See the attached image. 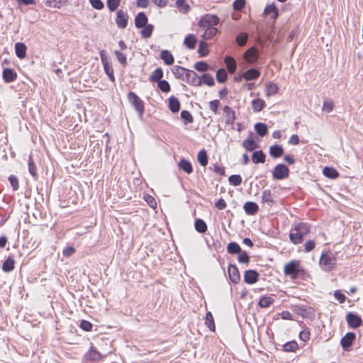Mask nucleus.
Returning a JSON list of instances; mask_svg holds the SVG:
<instances>
[{"label":"nucleus","instance_id":"nucleus-1","mask_svg":"<svg viewBox=\"0 0 363 363\" xmlns=\"http://www.w3.org/2000/svg\"><path fill=\"white\" fill-rule=\"evenodd\" d=\"M311 231L310 225L305 223L296 224L291 229L289 234V239L294 245L300 244L303 242V237L307 235Z\"/></svg>","mask_w":363,"mask_h":363},{"label":"nucleus","instance_id":"nucleus-2","mask_svg":"<svg viewBox=\"0 0 363 363\" xmlns=\"http://www.w3.org/2000/svg\"><path fill=\"white\" fill-rule=\"evenodd\" d=\"M337 259L332 252L323 254L320 259V266L325 271L332 270L336 264Z\"/></svg>","mask_w":363,"mask_h":363},{"label":"nucleus","instance_id":"nucleus-3","mask_svg":"<svg viewBox=\"0 0 363 363\" xmlns=\"http://www.w3.org/2000/svg\"><path fill=\"white\" fill-rule=\"evenodd\" d=\"M128 99L134 106L140 116H142L144 113L143 101L133 92L128 93Z\"/></svg>","mask_w":363,"mask_h":363},{"label":"nucleus","instance_id":"nucleus-4","mask_svg":"<svg viewBox=\"0 0 363 363\" xmlns=\"http://www.w3.org/2000/svg\"><path fill=\"white\" fill-rule=\"evenodd\" d=\"M284 274L291 277L292 279H296L299 273L300 269L297 262L291 261L287 263L284 269Z\"/></svg>","mask_w":363,"mask_h":363},{"label":"nucleus","instance_id":"nucleus-5","mask_svg":"<svg viewBox=\"0 0 363 363\" xmlns=\"http://www.w3.org/2000/svg\"><path fill=\"white\" fill-rule=\"evenodd\" d=\"M289 174V168L283 164H277L272 172L274 179L281 180L287 178Z\"/></svg>","mask_w":363,"mask_h":363},{"label":"nucleus","instance_id":"nucleus-6","mask_svg":"<svg viewBox=\"0 0 363 363\" xmlns=\"http://www.w3.org/2000/svg\"><path fill=\"white\" fill-rule=\"evenodd\" d=\"M219 23V18L216 15L206 14L199 21V26L202 28L214 27Z\"/></svg>","mask_w":363,"mask_h":363},{"label":"nucleus","instance_id":"nucleus-7","mask_svg":"<svg viewBox=\"0 0 363 363\" xmlns=\"http://www.w3.org/2000/svg\"><path fill=\"white\" fill-rule=\"evenodd\" d=\"M348 325L352 328H357L362 324V318L353 313H349L346 315Z\"/></svg>","mask_w":363,"mask_h":363},{"label":"nucleus","instance_id":"nucleus-8","mask_svg":"<svg viewBox=\"0 0 363 363\" xmlns=\"http://www.w3.org/2000/svg\"><path fill=\"white\" fill-rule=\"evenodd\" d=\"M185 81L192 86H200L202 84V80L198 74L194 71L189 69L186 75Z\"/></svg>","mask_w":363,"mask_h":363},{"label":"nucleus","instance_id":"nucleus-9","mask_svg":"<svg viewBox=\"0 0 363 363\" xmlns=\"http://www.w3.org/2000/svg\"><path fill=\"white\" fill-rule=\"evenodd\" d=\"M354 339L355 334L351 332L346 333V335L342 337L340 345L345 351H349V348L352 345Z\"/></svg>","mask_w":363,"mask_h":363},{"label":"nucleus","instance_id":"nucleus-10","mask_svg":"<svg viewBox=\"0 0 363 363\" xmlns=\"http://www.w3.org/2000/svg\"><path fill=\"white\" fill-rule=\"evenodd\" d=\"M128 16L123 10H118L116 13V23L118 28H125L128 24Z\"/></svg>","mask_w":363,"mask_h":363},{"label":"nucleus","instance_id":"nucleus-11","mask_svg":"<svg viewBox=\"0 0 363 363\" xmlns=\"http://www.w3.org/2000/svg\"><path fill=\"white\" fill-rule=\"evenodd\" d=\"M228 272L230 280L235 284L238 283L240 279V276L237 267L233 264H230L228 266Z\"/></svg>","mask_w":363,"mask_h":363},{"label":"nucleus","instance_id":"nucleus-12","mask_svg":"<svg viewBox=\"0 0 363 363\" xmlns=\"http://www.w3.org/2000/svg\"><path fill=\"white\" fill-rule=\"evenodd\" d=\"M258 273L255 270H247L244 275V280L247 284H253L258 279Z\"/></svg>","mask_w":363,"mask_h":363},{"label":"nucleus","instance_id":"nucleus-13","mask_svg":"<svg viewBox=\"0 0 363 363\" xmlns=\"http://www.w3.org/2000/svg\"><path fill=\"white\" fill-rule=\"evenodd\" d=\"M223 111L225 115V123L230 125L233 124L235 120V111L228 106H224Z\"/></svg>","mask_w":363,"mask_h":363},{"label":"nucleus","instance_id":"nucleus-14","mask_svg":"<svg viewBox=\"0 0 363 363\" xmlns=\"http://www.w3.org/2000/svg\"><path fill=\"white\" fill-rule=\"evenodd\" d=\"M147 17L143 12H140L135 16V25L137 28H143L147 25Z\"/></svg>","mask_w":363,"mask_h":363},{"label":"nucleus","instance_id":"nucleus-15","mask_svg":"<svg viewBox=\"0 0 363 363\" xmlns=\"http://www.w3.org/2000/svg\"><path fill=\"white\" fill-rule=\"evenodd\" d=\"M284 153V148L281 145H273L269 147V155L273 158L280 157Z\"/></svg>","mask_w":363,"mask_h":363},{"label":"nucleus","instance_id":"nucleus-16","mask_svg":"<svg viewBox=\"0 0 363 363\" xmlns=\"http://www.w3.org/2000/svg\"><path fill=\"white\" fill-rule=\"evenodd\" d=\"M188 70L189 69L180 66H174L172 69L174 76L177 78L181 79L182 80H185Z\"/></svg>","mask_w":363,"mask_h":363},{"label":"nucleus","instance_id":"nucleus-17","mask_svg":"<svg viewBox=\"0 0 363 363\" xmlns=\"http://www.w3.org/2000/svg\"><path fill=\"white\" fill-rule=\"evenodd\" d=\"M244 210L248 215H255L259 210L258 205L252 201H247L244 205Z\"/></svg>","mask_w":363,"mask_h":363},{"label":"nucleus","instance_id":"nucleus-18","mask_svg":"<svg viewBox=\"0 0 363 363\" xmlns=\"http://www.w3.org/2000/svg\"><path fill=\"white\" fill-rule=\"evenodd\" d=\"M85 357L86 359L96 362L101 360L103 358V356L99 352H98L94 348H91L86 352V354H85Z\"/></svg>","mask_w":363,"mask_h":363},{"label":"nucleus","instance_id":"nucleus-19","mask_svg":"<svg viewBox=\"0 0 363 363\" xmlns=\"http://www.w3.org/2000/svg\"><path fill=\"white\" fill-rule=\"evenodd\" d=\"M260 75V72L256 69H250L242 73V77L247 81L257 79Z\"/></svg>","mask_w":363,"mask_h":363},{"label":"nucleus","instance_id":"nucleus-20","mask_svg":"<svg viewBox=\"0 0 363 363\" xmlns=\"http://www.w3.org/2000/svg\"><path fill=\"white\" fill-rule=\"evenodd\" d=\"M242 147L247 151L252 152L259 148V145L252 138H247L242 142Z\"/></svg>","mask_w":363,"mask_h":363},{"label":"nucleus","instance_id":"nucleus-21","mask_svg":"<svg viewBox=\"0 0 363 363\" xmlns=\"http://www.w3.org/2000/svg\"><path fill=\"white\" fill-rule=\"evenodd\" d=\"M264 13L266 15L272 14V18L275 20L279 16V10L277 8L276 5L273 3V4L267 5L265 7V9L264 10Z\"/></svg>","mask_w":363,"mask_h":363},{"label":"nucleus","instance_id":"nucleus-22","mask_svg":"<svg viewBox=\"0 0 363 363\" xmlns=\"http://www.w3.org/2000/svg\"><path fill=\"white\" fill-rule=\"evenodd\" d=\"M246 60L250 63L255 62L257 60V50L255 48L248 49L245 53Z\"/></svg>","mask_w":363,"mask_h":363},{"label":"nucleus","instance_id":"nucleus-23","mask_svg":"<svg viewBox=\"0 0 363 363\" xmlns=\"http://www.w3.org/2000/svg\"><path fill=\"white\" fill-rule=\"evenodd\" d=\"M169 108L173 113H177L180 109V102L178 99L174 96L169 98Z\"/></svg>","mask_w":363,"mask_h":363},{"label":"nucleus","instance_id":"nucleus-24","mask_svg":"<svg viewBox=\"0 0 363 363\" xmlns=\"http://www.w3.org/2000/svg\"><path fill=\"white\" fill-rule=\"evenodd\" d=\"M16 77V73L11 69H4L3 71V79L6 82H13Z\"/></svg>","mask_w":363,"mask_h":363},{"label":"nucleus","instance_id":"nucleus-25","mask_svg":"<svg viewBox=\"0 0 363 363\" xmlns=\"http://www.w3.org/2000/svg\"><path fill=\"white\" fill-rule=\"evenodd\" d=\"M266 155L262 150L255 151L252 155V160L254 163H264L265 162Z\"/></svg>","mask_w":363,"mask_h":363},{"label":"nucleus","instance_id":"nucleus-26","mask_svg":"<svg viewBox=\"0 0 363 363\" xmlns=\"http://www.w3.org/2000/svg\"><path fill=\"white\" fill-rule=\"evenodd\" d=\"M196 43V39L194 34L187 35L184 40V44L187 48L192 50L195 48Z\"/></svg>","mask_w":363,"mask_h":363},{"label":"nucleus","instance_id":"nucleus-27","mask_svg":"<svg viewBox=\"0 0 363 363\" xmlns=\"http://www.w3.org/2000/svg\"><path fill=\"white\" fill-rule=\"evenodd\" d=\"M160 57L164 62L167 65H172L174 63V57L168 50H162L161 52Z\"/></svg>","mask_w":363,"mask_h":363},{"label":"nucleus","instance_id":"nucleus-28","mask_svg":"<svg viewBox=\"0 0 363 363\" xmlns=\"http://www.w3.org/2000/svg\"><path fill=\"white\" fill-rule=\"evenodd\" d=\"M101 60L104 65V68L106 74L108 76L109 79L112 82H115V77L113 74V69L111 65L104 59L103 55H101Z\"/></svg>","mask_w":363,"mask_h":363},{"label":"nucleus","instance_id":"nucleus-29","mask_svg":"<svg viewBox=\"0 0 363 363\" xmlns=\"http://www.w3.org/2000/svg\"><path fill=\"white\" fill-rule=\"evenodd\" d=\"M278 86L273 82H269L266 85L265 94L267 97L275 95L278 92Z\"/></svg>","mask_w":363,"mask_h":363},{"label":"nucleus","instance_id":"nucleus-30","mask_svg":"<svg viewBox=\"0 0 363 363\" xmlns=\"http://www.w3.org/2000/svg\"><path fill=\"white\" fill-rule=\"evenodd\" d=\"M179 167L187 174H191L193 172L192 165L190 162L185 159H182L179 164Z\"/></svg>","mask_w":363,"mask_h":363},{"label":"nucleus","instance_id":"nucleus-31","mask_svg":"<svg viewBox=\"0 0 363 363\" xmlns=\"http://www.w3.org/2000/svg\"><path fill=\"white\" fill-rule=\"evenodd\" d=\"M251 104L254 112H259L265 106L264 101L261 99H253Z\"/></svg>","mask_w":363,"mask_h":363},{"label":"nucleus","instance_id":"nucleus-32","mask_svg":"<svg viewBox=\"0 0 363 363\" xmlns=\"http://www.w3.org/2000/svg\"><path fill=\"white\" fill-rule=\"evenodd\" d=\"M323 173L325 177L330 179H336L339 176V173L335 169L329 167H324Z\"/></svg>","mask_w":363,"mask_h":363},{"label":"nucleus","instance_id":"nucleus-33","mask_svg":"<svg viewBox=\"0 0 363 363\" xmlns=\"http://www.w3.org/2000/svg\"><path fill=\"white\" fill-rule=\"evenodd\" d=\"M15 51L17 57L23 59L26 57V47L23 43H17L15 45Z\"/></svg>","mask_w":363,"mask_h":363},{"label":"nucleus","instance_id":"nucleus-34","mask_svg":"<svg viewBox=\"0 0 363 363\" xmlns=\"http://www.w3.org/2000/svg\"><path fill=\"white\" fill-rule=\"evenodd\" d=\"M205 31L202 35V38L204 40H209L211 39L213 37H214L218 32V30L216 28L210 26V28H204Z\"/></svg>","mask_w":363,"mask_h":363},{"label":"nucleus","instance_id":"nucleus-35","mask_svg":"<svg viewBox=\"0 0 363 363\" xmlns=\"http://www.w3.org/2000/svg\"><path fill=\"white\" fill-rule=\"evenodd\" d=\"M225 63L226 64L227 69L230 74H233L236 70V62L231 57H226L225 58Z\"/></svg>","mask_w":363,"mask_h":363},{"label":"nucleus","instance_id":"nucleus-36","mask_svg":"<svg viewBox=\"0 0 363 363\" xmlns=\"http://www.w3.org/2000/svg\"><path fill=\"white\" fill-rule=\"evenodd\" d=\"M205 324L211 331H215V323L212 313L208 311L206 314Z\"/></svg>","mask_w":363,"mask_h":363},{"label":"nucleus","instance_id":"nucleus-37","mask_svg":"<svg viewBox=\"0 0 363 363\" xmlns=\"http://www.w3.org/2000/svg\"><path fill=\"white\" fill-rule=\"evenodd\" d=\"M262 201L267 203L268 205L272 206L274 203L272 192L269 189H265L262 194Z\"/></svg>","mask_w":363,"mask_h":363},{"label":"nucleus","instance_id":"nucleus-38","mask_svg":"<svg viewBox=\"0 0 363 363\" xmlns=\"http://www.w3.org/2000/svg\"><path fill=\"white\" fill-rule=\"evenodd\" d=\"M14 259L11 257H9L2 264V269L6 272H11L14 268Z\"/></svg>","mask_w":363,"mask_h":363},{"label":"nucleus","instance_id":"nucleus-39","mask_svg":"<svg viewBox=\"0 0 363 363\" xmlns=\"http://www.w3.org/2000/svg\"><path fill=\"white\" fill-rule=\"evenodd\" d=\"M255 130L257 133L262 137L264 136L268 131L267 125L262 123H256L255 125Z\"/></svg>","mask_w":363,"mask_h":363},{"label":"nucleus","instance_id":"nucleus-40","mask_svg":"<svg viewBox=\"0 0 363 363\" xmlns=\"http://www.w3.org/2000/svg\"><path fill=\"white\" fill-rule=\"evenodd\" d=\"M274 301L272 296H263L259 301V306L261 308H267L270 306Z\"/></svg>","mask_w":363,"mask_h":363},{"label":"nucleus","instance_id":"nucleus-41","mask_svg":"<svg viewBox=\"0 0 363 363\" xmlns=\"http://www.w3.org/2000/svg\"><path fill=\"white\" fill-rule=\"evenodd\" d=\"M194 225L196 231L200 233H203L207 230V225L202 219H196Z\"/></svg>","mask_w":363,"mask_h":363},{"label":"nucleus","instance_id":"nucleus-42","mask_svg":"<svg viewBox=\"0 0 363 363\" xmlns=\"http://www.w3.org/2000/svg\"><path fill=\"white\" fill-rule=\"evenodd\" d=\"M197 159H198V162H199V164L201 166L205 167L207 165L208 156H207L206 152L204 150H201L198 153Z\"/></svg>","mask_w":363,"mask_h":363},{"label":"nucleus","instance_id":"nucleus-43","mask_svg":"<svg viewBox=\"0 0 363 363\" xmlns=\"http://www.w3.org/2000/svg\"><path fill=\"white\" fill-rule=\"evenodd\" d=\"M163 77V71L161 68H157L153 72L152 74H151L150 76V81L153 82H157L160 80H161V79Z\"/></svg>","mask_w":363,"mask_h":363},{"label":"nucleus","instance_id":"nucleus-44","mask_svg":"<svg viewBox=\"0 0 363 363\" xmlns=\"http://www.w3.org/2000/svg\"><path fill=\"white\" fill-rule=\"evenodd\" d=\"M227 250L230 254H238L240 252L241 248L238 243L232 242L228 245Z\"/></svg>","mask_w":363,"mask_h":363},{"label":"nucleus","instance_id":"nucleus-45","mask_svg":"<svg viewBox=\"0 0 363 363\" xmlns=\"http://www.w3.org/2000/svg\"><path fill=\"white\" fill-rule=\"evenodd\" d=\"M298 349V344L296 341H290L283 345V350L285 352H295Z\"/></svg>","mask_w":363,"mask_h":363},{"label":"nucleus","instance_id":"nucleus-46","mask_svg":"<svg viewBox=\"0 0 363 363\" xmlns=\"http://www.w3.org/2000/svg\"><path fill=\"white\" fill-rule=\"evenodd\" d=\"M198 52L201 57H204L208 53V44L203 40H201L199 43Z\"/></svg>","mask_w":363,"mask_h":363},{"label":"nucleus","instance_id":"nucleus-47","mask_svg":"<svg viewBox=\"0 0 363 363\" xmlns=\"http://www.w3.org/2000/svg\"><path fill=\"white\" fill-rule=\"evenodd\" d=\"M227 72L224 69H219L216 72V79L220 83H223L227 79Z\"/></svg>","mask_w":363,"mask_h":363},{"label":"nucleus","instance_id":"nucleus-48","mask_svg":"<svg viewBox=\"0 0 363 363\" xmlns=\"http://www.w3.org/2000/svg\"><path fill=\"white\" fill-rule=\"evenodd\" d=\"M157 82L158 88L163 92L167 93L170 91V85L166 80H160Z\"/></svg>","mask_w":363,"mask_h":363},{"label":"nucleus","instance_id":"nucleus-49","mask_svg":"<svg viewBox=\"0 0 363 363\" xmlns=\"http://www.w3.org/2000/svg\"><path fill=\"white\" fill-rule=\"evenodd\" d=\"M248 35L245 33H241L238 35L236 38V42L239 46H244L247 40Z\"/></svg>","mask_w":363,"mask_h":363},{"label":"nucleus","instance_id":"nucleus-50","mask_svg":"<svg viewBox=\"0 0 363 363\" xmlns=\"http://www.w3.org/2000/svg\"><path fill=\"white\" fill-rule=\"evenodd\" d=\"M200 78L201 79L202 82L205 84L209 86L214 85L213 77L210 74H203Z\"/></svg>","mask_w":363,"mask_h":363},{"label":"nucleus","instance_id":"nucleus-51","mask_svg":"<svg viewBox=\"0 0 363 363\" xmlns=\"http://www.w3.org/2000/svg\"><path fill=\"white\" fill-rule=\"evenodd\" d=\"M145 28L141 30V35L143 38H150L153 31V26L148 24L144 26Z\"/></svg>","mask_w":363,"mask_h":363},{"label":"nucleus","instance_id":"nucleus-52","mask_svg":"<svg viewBox=\"0 0 363 363\" xmlns=\"http://www.w3.org/2000/svg\"><path fill=\"white\" fill-rule=\"evenodd\" d=\"M181 118L184 121L185 123H191L194 121L192 115L186 110H183L181 112Z\"/></svg>","mask_w":363,"mask_h":363},{"label":"nucleus","instance_id":"nucleus-53","mask_svg":"<svg viewBox=\"0 0 363 363\" xmlns=\"http://www.w3.org/2000/svg\"><path fill=\"white\" fill-rule=\"evenodd\" d=\"M228 181L233 186H239L242 183V177L240 175L233 174L229 177Z\"/></svg>","mask_w":363,"mask_h":363},{"label":"nucleus","instance_id":"nucleus-54","mask_svg":"<svg viewBox=\"0 0 363 363\" xmlns=\"http://www.w3.org/2000/svg\"><path fill=\"white\" fill-rule=\"evenodd\" d=\"M28 170H29V172L30 174L33 177H37V170H36V166L35 165L33 161V159L31 157V156L29 157V160H28Z\"/></svg>","mask_w":363,"mask_h":363},{"label":"nucleus","instance_id":"nucleus-55","mask_svg":"<svg viewBox=\"0 0 363 363\" xmlns=\"http://www.w3.org/2000/svg\"><path fill=\"white\" fill-rule=\"evenodd\" d=\"M333 107H334L333 101L332 100L327 99V100L324 101L322 109L323 111L330 113V111H333Z\"/></svg>","mask_w":363,"mask_h":363},{"label":"nucleus","instance_id":"nucleus-56","mask_svg":"<svg viewBox=\"0 0 363 363\" xmlns=\"http://www.w3.org/2000/svg\"><path fill=\"white\" fill-rule=\"evenodd\" d=\"M114 53H115V55L116 56L117 60L119 61V62L123 67H125L127 65L126 56L123 53H122L118 50H116Z\"/></svg>","mask_w":363,"mask_h":363},{"label":"nucleus","instance_id":"nucleus-57","mask_svg":"<svg viewBox=\"0 0 363 363\" xmlns=\"http://www.w3.org/2000/svg\"><path fill=\"white\" fill-rule=\"evenodd\" d=\"M121 0H107V6L111 11H114L120 5Z\"/></svg>","mask_w":363,"mask_h":363},{"label":"nucleus","instance_id":"nucleus-58","mask_svg":"<svg viewBox=\"0 0 363 363\" xmlns=\"http://www.w3.org/2000/svg\"><path fill=\"white\" fill-rule=\"evenodd\" d=\"M194 68L199 72H205L208 69V65L205 62L201 61L195 63Z\"/></svg>","mask_w":363,"mask_h":363},{"label":"nucleus","instance_id":"nucleus-59","mask_svg":"<svg viewBox=\"0 0 363 363\" xmlns=\"http://www.w3.org/2000/svg\"><path fill=\"white\" fill-rule=\"evenodd\" d=\"M245 0H235L233 4V7L236 11H241L245 6Z\"/></svg>","mask_w":363,"mask_h":363},{"label":"nucleus","instance_id":"nucleus-60","mask_svg":"<svg viewBox=\"0 0 363 363\" xmlns=\"http://www.w3.org/2000/svg\"><path fill=\"white\" fill-rule=\"evenodd\" d=\"M9 181L13 189L16 191L18 189V178L13 175H11L9 177Z\"/></svg>","mask_w":363,"mask_h":363},{"label":"nucleus","instance_id":"nucleus-61","mask_svg":"<svg viewBox=\"0 0 363 363\" xmlns=\"http://www.w3.org/2000/svg\"><path fill=\"white\" fill-rule=\"evenodd\" d=\"M92 327H93V325L90 322H89L87 320H84L81 321L80 328L82 330H84V331H87V332L91 331L92 329Z\"/></svg>","mask_w":363,"mask_h":363},{"label":"nucleus","instance_id":"nucleus-62","mask_svg":"<svg viewBox=\"0 0 363 363\" xmlns=\"http://www.w3.org/2000/svg\"><path fill=\"white\" fill-rule=\"evenodd\" d=\"M90 4L96 9L101 10L104 7L101 0H90Z\"/></svg>","mask_w":363,"mask_h":363},{"label":"nucleus","instance_id":"nucleus-63","mask_svg":"<svg viewBox=\"0 0 363 363\" xmlns=\"http://www.w3.org/2000/svg\"><path fill=\"white\" fill-rule=\"evenodd\" d=\"M219 105H220V101L218 100H213V101H210V103H209L210 109L214 113H217Z\"/></svg>","mask_w":363,"mask_h":363},{"label":"nucleus","instance_id":"nucleus-64","mask_svg":"<svg viewBox=\"0 0 363 363\" xmlns=\"http://www.w3.org/2000/svg\"><path fill=\"white\" fill-rule=\"evenodd\" d=\"M305 251L306 252L312 251L315 248V242L312 240H308L305 243Z\"/></svg>","mask_w":363,"mask_h":363}]
</instances>
